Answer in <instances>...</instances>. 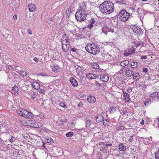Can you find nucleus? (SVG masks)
Listing matches in <instances>:
<instances>
[{
  "label": "nucleus",
  "instance_id": "39448f33",
  "mask_svg": "<svg viewBox=\"0 0 159 159\" xmlns=\"http://www.w3.org/2000/svg\"><path fill=\"white\" fill-rule=\"evenodd\" d=\"M76 27L77 26L73 22L69 23L67 25L68 29L72 34L75 32V29Z\"/></svg>",
  "mask_w": 159,
  "mask_h": 159
},
{
  "label": "nucleus",
  "instance_id": "4468645a",
  "mask_svg": "<svg viewBox=\"0 0 159 159\" xmlns=\"http://www.w3.org/2000/svg\"><path fill=\"white\" fill-rule=\"evenodd\" d=\"M100 79L103 82H107L109 80V77L105 74H102L100 75Z\"/></svg>",
  "mask_w": 159,
  "mask_h": 159
},
{
  "label": "nucleus",
  "instance_id": "412c9836",
  "mask_svg": "<svg viewBox=\"0 0 159 159\" xmlns=\"http://www.w3.org/2000/svg\"><path fill=\"white\" fill-rule=\"evenodd\" d=\"M87 100L89 102L93 103L96 102V99L94 96H90L88 98Z\"/></svg>",
  "mask_w": 159,
  "mask_h": 159
},
{
  "label": "nucleus",
  "instance_id": "8fccbe9b",
  "mask_svg": "<svg viewBox=\"0 0 159 159\" xmlns=\"http://www.w3.org/2000/svg\"><path fill=\"white\" fill-rule=\"evenodd\" d=\"M148 69L147 68H145L143 69V71L145 73H146L148 72Z\"/></svg>",
  "mask_w": 159,
  "mask_h": 159
},
{
  "label": "nucleus",
  "instance_id": "603ef678",
  "mask_svg": "<svg viewBox=\"0 0 159 159\" xmlns=\"http://www.w3.org/2000/svg\"><path fill=\"white\" fill-rule=\"evenodd\" d=\"M124 72V70L122 68L120 70H119V71L118 72L120 74H122Z\"/></svg>",
  "mask_w": 159,
  "mask_h": 159
},
{
  "label": "nucleus",
  "instance_id": "5701e85b",
  "mask_svg": "<svg viewBox=\"0 0 159 159\" xmlns=\"http://www.w3.org/2000/svg\"><path fill=\"white\" fill-rule=\"evenodd\" d=\"M29 8L30 11L34 12L35 11L36 7L34 4H30L29 5Z\"/></svg>",
  "mask_w": 159,
  "mask_h": 159
},
{
  "label": "nucleus",
  "instance_id": "9d476101",
  "mask_svg": "<svg viewBox=\"0 0 159 159\" xmlns=\"http://www.w3.org/2000/svg\"><path fill=\"white\" fill-rule=\"evenodd\" d=\"M84 70L83 68L80 66H79L76 69V72L80 78H83V73Z\"/></svg>",
  "mask_w": 159,
  "mask_h": 159
},
{
  "label": "nucleus",
  "instance_id": "bb28decb",
  "mask_svg": "<svg viewBox=\"0 0 159 159\" xmlns=\"http://www.w3.org/2000/svg\"><path fill=\"white\" fill-rule=\"evenodd\" d=\"M133 9H134L133 11H134V12H136L138 13L139 15L140 16L141 15V13L143 12V11L142 10V9L140 8H138L135 10L134 8Z\"/></svg>",
  "mask_w": 159,
  "mask_h": 159
},
{
  "label": "nucleus",
  "instance_id": "6ab92c4d",
  "mask_svg": "<svg viewBox=\"0 0 159 159\" xmlns=\"http://www.w3.org/2000/svg\"><path fill=\"white\" fill-rule=\"evenodd\" d=\"M11 92L12 94H18L19 92V89L18 87L16 85L14 86L12 88Z\"/></svg>",
  "mask_w": 159,
  "mask_h": 159
},
{
  "label": "nucleus",
  "instance_id": "423d86ee",
  "mask_svg": "<svg viewBox=\"0 0 159 159\" xmlns=\"http://www.w3.org/2000/svg\"><path fill=\"white\" fill-rule=\"evenodd\" d=\"M79 8L78 9L79 10L78 11L87 13L86 5L84 2L80 3L79 4Z\"/></svg>",
  "mask_w": 159,
  "mask_h": 159
},
{
  "label": "nucleus",
  "instance_id": "4d7b16f0",
  "mask_svg": "<svg viewBox=\"0 0 159 159\" xmlns=\"http://www.w3.org/2000/svg\"><path fill=\"white\" fill-rule=\"evenodd\" d=\"M147 58V57L146 56H141V59H146Z\"/></svg>",
  "mask_w": 159,
  "mask_h": 159
},
{
  "label": "nucleus",
  "instance_id": "680f3d73",
  "mask_svg": "<svg viewBox=\"0 0 159 159\" xmlns=\"http://www.w3.org/2000/svg\"><path fill=\"white\" fill-rule=\"evenodd\" d=\"M62 123H63V121H59V124H62Z\"/></svg>",
  "mask_w": 159,
  "mask_h": 159
},
{
  "label": "nucleus",
  "instance_id": "2eb2a0df",
  "mask_svg": "<svg viewBox=\"0 0 159 159\" xmlns=\"http://www.w3.org/2000/svg\"><path fill=\"white\" fill-rule=\"evenodd\" d=\"M95 118L96 121L98 123H99L100 122H102L103 119V116L100 114L96 116L95 117Z\"/></svg>",
  "mask_w": 159,
  "mask_h": 159
},
{
  "label": "nucleus",
  "instance_id": "c756f323",
  "mask_svg": "<svg viewBox=\"0 0 159 159\" xmlns=\"http://www.w3.org/2000/svg\"><path fill=\"white\" fill-rule=\"evenodd\" d=\"M158 94L157 92L156 91L154 92H151L149 94V96L150 97L155 98L157 96Z\"/></svg>",
  "mask_w": 159,
  "mask_h": 159
},
{
  "label": "nucleus",
  "instance_id": "3c124183",
  "mask_svg": "<svg viewBox=\"0 0 159 159\" xmlns=\"http://www.w3.org/2000/svg\"><path fill=\"white\" fill-rule=\"evenodd\" d=\"M77 49L75 48H73L71 49V51L74 52H77Z\"/></svg>",
  "mask_w": 159,
  "mask_h": 159
},
{
  "label": "nucleus",
  "instance_id": "9b49d317",
  "mask_svg": "<svg viewBox=\"0 0 159 159\" xmlns=\"http://www.w3.org/2000/svg\"><path fill=\"white\" fill-rule=\"evenodd\" d=\"M61 40L62 44H65L66 43H69V38H68L66 34H64L62 37Z\"/></svg>",
  "mask_w": 159,
  "mask_h": 159
},
{
  "label": "nucleus",
  "instance_id": "f257e3e1",
  "mask_svg": "<svg viewBox=\"0 0 159 159\" xmlns=\"http://www.w3.org/2000/svg\"><path fill=\"white\" fill-rule=\"evenodd\" d=\"M99 8L102 13L108 15L114 11L115 7L114 4L111 2L106 1L100 5Z\"/></svg>",
  "mask_w": 159,
  "mask_h": 159
},
{
  "label": "nucleus",
  "instance_id": "f8f14e48",
  "mask_svg": "<svg viewBox=\"0 0 159 159\" xmlns=\"http://www.w3.org/2000/svg\"><path fill=\"white\" fill-rule=\"evenodd\" d=\"M122 91L123 94V96L124 97V99L125 101L126 102H128L130 100L129 94L123 90Z\"/></svg>",
  "mask_w": 159,
  "mask_h": 159
},
{
  "label": "nucleus",
  "instance_id": "c85d7f7f",
  "mask_svg": "<svg viewBox=\"0 0 159 159\" xmlns=\"http://www.w3.org/2000/svg\"><path fill=\"white\" fill-rule=\"evenodd\" d=\"M33 116V115L31 112L27 111V115L25 116V118H28L29 119H31Z\"/></svg>",
  "mask_w": 159,
  "mask_h": 159
},
{
  "label": "nucleus",
  "instance_id": "aec40b11",
  "mask_svg": "<svg viewBox=\"0 0 159 159\" xmlns=\"http://www.w3.org/2000/svg\"><path fill=\"white\" fill-rule=\"evenodd\" d=\"M86 77L87 78L91 80L96 78L97 77V76L93 74L88 73L86 74Z\"/></svg>",
  "mask_w": 159,
  "mask_h": 159
},
{
  "label": "nucleus",
  "instance_id": "c9c22d12",
  "mask_svg": "<svg viewBox=\"0 0 159 159\" xmlns=\"http://www.w3.org/2000/svg\"><path fill=\"white\" fill-rule=\"evenodd\" d=\"M102 121L103 125L105 126H107L109 122V120L107 119H105L104 120H103Z\"/></svg>",
  "mask_w": 159,
  "mask_h": 159
},
{
  "label": "nucleus",
  "instance_id": "7ed1b4c3",
  "mask_svg": "<svg viewBox=\"0 0 159 159\" xmlns=\"http://www.w3.org/2000/svg\"><path fill=\"white\" fill-rule=\"evenodd\" d=\"M130 16V14L126 11L125 9L121 10L118 15V17L120 20L123 22L127 20Z\"/></svg>",
  "mask_w": 159,
  "mask_h": 159
},
{
  "label": "nucleus",
  "instance_id": "f03ea898",
  "mask_svg": "<svg viewBox=\"0 0 159 159\" xmlns=\"http://www.w3.org/2000/svg\"><path fill=\"white\" fill-rule=\"evenodd\" d=\"M85 49L88 52L94 55L97 54L100 51L98 45L93 43L87 44Z\"/></svg>",
  "mask_w": 159,
  "mask_h": 159
},
{
  "label": "nucleus",
  "instance_id": "393cba45",
  "mask_svg": "<svg viewBox=\"0 0 159 159\" xmlns=\"http://www.w3.org/2000/svg\"><path fill=\"white\" fill-rule=\"evenodd\" d=\"M129 64V61L127 60H125L121 62L120 65L121 66L124 67L127 66Z\"/></svg>",
  "mask_w": 159,
  "mask_h": 159
},
{
  "label": "nucleus",
  "instance_id": "7c9ffc66",
  "mask_svg": "<svg viewBox=\"0 0 159 159\" xmlns=\"http://www.w3.org/2000/svg\"><path fill=\"white\" fill-rule=\"evenodd\" d=\"M119 149L120 151H123L126 148L124 145L121 143L119 144Z\"/></svg>",
  "mask_w": 159,
  "mask_h": 159
},
{
  "label": "nucleus",
  "instance_id": "e2e57ef3",
  "mask_svg": "<svg viewBox=\"0 0 159 159\" xmlns=\"http://www.w3.org/2000/svg\"><path fill=\"white\" fill-rule=\"evenodd\" d=\"M157 159H159V156H155Z\"/></svg>",
  "mask_w": 159,
  "mask_h": 159
},
{
  "label": "nucleus",
  "instance_id": "774afa93",
  "mask_svg": "<svg viewBox=\"0 0 159 159\" xmlns=\"http://www.w3.org/2000/svg\"><path fill=\"white\" fill-rule=\"evenodd\" d=\"M42 146L44 148L45 147L44 144H43Z\"/></svg>",
  "mask_w": 159,
  "mask_h": 159
},
{
  "label": "nucleus",
  "instance_id": "a18cd8bd",
  "mask_svg": "<svg viewBox=\"0 0 159 159\" xmlns=\"http://www.w3.org/2000/svg\"><path fill=\"white\" fill-rule=\"evenodd\" d=\"M126 91L127 92L130 93L132 91V88L130 87L128 88L127 89Z\"/></svg>",
  "mask_w": 159,
  "mask_h": 159
},
{
  "label": "nucleus",
  "instance_id": "09e8293b",
  "mask_svg": "<svg viewBox=\"0 0 159 159\" xmlns=\"http://www.w3.org/2000/svg\"><path fill=\"white\" fill-rule=\"evenodd\" d=\"M33 60L36 62H38L39 61V59L37 57H35L33 58Z\"/></svg>",
  "mask_w": 159,
  "mask_h": 159
},
{
  "label": "nucleus",
  "instance_id": "de8ad7c7",
  "mask_svg": "<svg viewBox=\"0 0 159 159\" xmlns=\"http://www.w3.org/2000/svg\"><path fill=\"white\" fill-rule=\"evenodd\" d=\"M39 93H44V91L43 89H40L39 90Z\"/></svg>",
  "mask_w": 159,
  "mask_h": 159
},
{
  "label": "nucleus",
  "instance_id": "37998d69",
  "mask_svg": "<svg viewBox=\"0 0 159 159\" xmlns=\"http://www.w3.org/2000/svg\"><path fill=\"white\" fill-rule=\"evenodd\" d=\"M124 127L122 126H120L118 129V130L119 131L120 130H124Z\"/></svg>",
  "mask_w": 159,
  "mask_h": 159
},
{
  "label": "nucleus",
  "instance_id": "b1692460",
  "mask_svg": "<svg viewBox=\"0 0 159 159\" xmlns=\"http://www.w3.org/2000/svg\"><path fill=\"white\" fill-rule=\"evenodd\" d=\"M126 76L128 77H131L132 76H133L134 74V72L133 71L130 70H128L126 72Z\"/></svg>",
  "mask_w": 159,
  "mask_h": 159
},
{
  "label": "nucleus",
  "instance_id": "f704fd0d",
  "mask_svg": "<svg viewBox=\"0 0 159 159\" xmlns=\"http://www.w3.org/2000/svg\"><path fill=\"white\" fill-rule=\"evenodd\" d=\"M51 67V69L54 72H55L58 69V67L57 65L52 66Z\"/></svg>",
  "mask_w": 159,
  "mask_h": 159
},
{
  "label": "nucleus",
  "instance_id": "6e6552de",
  "mask_svg": "<svg viewBox=\"0 0 159 159\" xmlns=\"http://www.w3.org/2000/svg\"><path fill=\"white\" fill-rule=\"evenodd\" d=\"M132 30L138 35H139L143 34L142 30L139 27L134 26L132 28Z\"/></svg>",
  "mask_w": 159,
  "mask_h": 159
},
{
  "label": "nucleus",
  "instance_id": "a211bd4d",
  "mask_svg": "<svg viewBox=\"0 0 159 159\" xmlns=\"http://www.w3.org/2000/svg\"><path fill=\"white\" fill-rule=\"evenodd\" d=\"M29 94L32 99L35 100H36L37 99V94L32 91H30L29 92Z\"/></svg>",
  "mask_w": 159,
  "mask_h": 159
},
{
  "label": "nucleus",
  "instance_id": "79ce46f5",
  "mask_svg": "<svg viewBox=\"0 0 159 159\" xmlns=\"http://www.w3.org/2000/svg\"><path fill=\"white\" fill-rule=\"evenodd\" d=\"M53 142V140L51 139H47V142L49 143H52Z\"/></svg>",
  "mask_w": 159,
  "mask_h": 159
},
{
  "label": "nucleus",
  "instance_id": "58836bf2",
  "mask_svg": "<svg viewBox=\"0 0 159 159\" xmlns=\"http://www.w3.org/2000/svg\"><path fill=\"white\" fill-rule=\"evenodd\" d=\"M151 102V99L149 98H148L145 100V102H144V104L145 105H147L148 103L149 104H150Z\"/></svg>",
  "mask_w": 159,
  "mask_h": 159
},
{
  "label": "nucleus",
  "instance_id": "72a5a7b5",
  "mask_svg": "<svg viewBox=\"0 0 159 159\" xmlns=\"http://www.w3.org/2000/svg\"><path fill=\"white\" fill-rule=\"evenodd\" d=\"M20 74L23 76H26L29 74V72L27 71H25L23 70H21L20 71Z\"/></svg>",
  "mask_w": 159,
  "mask_h": 159
},
{
  "label": "nucleus",
  "instance_id": "1a4fd4ad",
  "mask_svg": "<svg viewBox=\"0 0 159 159\" xmlns=\"http://www.w3.org/2000/svg\"><path fill=\"white\" fill-rule=\"evenodd\" d=\"M16 113L19 116L25 118L27 115V111L23 109H20L16 111Z\"/></svg>",
  "mask_w": 159,
  "mask_h": 159
},
{
  "label": "nucleus",
  "instance_id": "864d4df0",
  "mask_svg": "<svg viewBox=\"0 0 159 159\" xmlns=\"http://www.w3.org/2000/svg\"><path fill=\"white\" fill-rule=\"evenodd\" d=\"M39 117H40V118L41 119H43L45 118L44 115L43 114L40 115Z\"/></svg>",
  "mask_w": 159,
  "mask_h": 159
},
{
  "label": "nucleus",
  "instance_id": "ea45409f",
  "mask_svg": "<svg viewBox=\"0 0 159 159\" xmlns=\"http://www.w3.org/2000/svg\"><path fill=\"white\" fill-rule=\"evenodd\" d=\"M16 138L14 137H11V138L9 140L10 142L11 143L13 142L16 140Z\"/></svg>",
  "mask_w": 159,
  "mask_h": 159
},
{
  "label": "nucleus",
  "instance_id": "338daca9",
  "mask_svg": "<svg viewBox=\"0 0 159 159\" xmlns=\"http://www.w3.org/2000/svg\"><path fill=\"white\" fill-rule=\"evenodd\" d=\"M157 100L159 101V96L157 97Z\"/></svg>",
  "mask_w": 159,
  "mask_h": 159
},
{
  "label": "nucleus",
  "instance_id": "a878e982",
  "mask_svg": "<svg viewBox=\"0 0 159 159\" xmlns=\"http://www.w3.org/2000/svg\"><path fill=\"white\" fill-rule=\"evenodd\" d=\"M137 64V63L135 61L131 62L129 63L130 67L133 68H136L138 66Z\"/></svg>",
  "mask_w": 159,
  "mask_h": 159
},
{
  "label": "nucleus",
  "instance_id": "5fc2aeb1",
  "mask_svg": "<svg viewBox=\"0 0 159 159\" xmlns=\"http://www.w3.org/2000/svg\"><path fill=\"white\" fill-rule=\"evenodd\" d=\"M133 135L131 136L130 137L129 139V142H131L133 137Z\"/></svg>",
  "mask_w": 159,
  "mask_h": 159
},
{
  "label": "nucleus",
  "instance_id": "49530a36",
  "mask_svg": "<svg viewBox=\"0 0 159 159\" xmlns=\"http://www.w3.org/2000/svg\"><path fill=\"white\" fill-rule=\"evenodd\" d=\"M128 50L129 51V52L130 53V55L133 54L135 51V49H133V50L131 49H129Z\"/></svg>",
  "mask_w": 159,
  "mask_h": 159
},
{
  "label": "nucleus",
  "instance_id": "052dcab7",
  "mask_svg": "<svg viewBox=\"0 0 159 159\" xmlns=\"http://www.w3.org/2000/svg\"><path fill=\"white\" fill-rule=\"evenodd\" d=\"M144 120H142V122L141 123V125L143 124L144 123Z\"/></svg>",
  "mask_w": 159,
  "mask_h": 159
},
{
  "label": "nucleus",
  "instance_id": "473e14b6",
  "mask_svg": "<svg viewBox=\"0 0 159 159\" xmlns=\"http://www.w3.org/2000/svg\"><path fill=\"white\" fill-rule=\"evenodd\" d=\"M92 68L95 69H98L99 68V65L97 63H93L91 65Z\"/></svg>",
  "mask_w": 159,
  "mask_h": 159
},
{
  "label": "nucleus",
  "instance_id": "ddd939ff",
  "mask_svg": "<svg viewBox=\"0 0 159 159\" xmlns=\"http://www.w3.org/2000/svg\"><path fill=\"white\" fill-rule=\"evenodd\" d=\"M95 25L96 22L94 19L92 18L90 20L89 24L88 25L87 27L91 29L95 26Z\"/></svg>",
  "mask_w": 159,
  "mask_h": 159
},
{
  "label": "nucleus",
  "instance_id": "c03bdc74",
  "mask_svg": "<svg viewBox=\"0 0 159 159\" xmlns=\"http://www.w3.org/2000/svg\"><path fill=\"white\" fill-rule=\"evenodd\" d=\"M7 69L8 70H12L13 67L11 66L8 65L7 66Z\"/></svg>",
  "mask_w": 159,
  "mask_h": 159
},
{
  "label": "nucleus",
  "instance_id": "cd10ccee",
  "mask_svg": "<svg viewBox=\"0 0 159 159\" xmlns=\"http://www.w3.org/2000/svg\"><path fill=\"white\" fill-rule=\"evenodd\" d=\"M140 78V75L139 74L135 73L134 75L133 76V79L137 81Z\"/></svg>",
  "mask_w": 159,
  "mask_h": 159
},
{
  "label": "nucleus",
  "instance_id": "13d9d810",
  "mask_svg": "<svg viewBox=\"0 0 159 159\" xmlns=\"http://www.w3.org/2000/svg\"><path fill=\"white\" fill-rule=\"evenodd\" d=\"M13 18L14 20H16L17 19V16L16 15H15L13 16Z\"/></svg>",
  "mask_w": 159,
  "mask_h": 159
},
{
  "label": "nucleus",
  "instance_id": "bf43d9fd",
  "mask_svg": "<svg viewBox=\"0 0 159 159\" xmlns=\"http://www.w3.org/2000/svg\"><path fill=\"white\" fill-rule=\"evenodd\" d=\"M106 146H111L112 145H111V143H110V144H106Z\"/></svg>",
  "mask_w": 159,
  "mask_h": 159
},
{
  "label": "nucleus",
  "instance_id": "20e7f679",
  "mask_svg": "<svg viewBox=\"0 0 159 159\" xmlns=\"http://www.w3.org/2000/svg\"><path fill=\"white\" fill-rule=\"evenodd\" d=\"M87 13L78 11L75 13L76 20L79 21H82L86 20Z\"/></svg>",
  "mask_w": 159,
  "mask_h": 159
},
{
  "label": "nucleus",
  "instance_id": "4be33fe9",
  "mask_svg": "<svg viewBox=\"0 0 159 159\" xmlns=\"http://www.w3.org/2000/svg\"><path fill=\"white\" fill-rule=\"evenodd\" d=\"M32 86L36 89H38L40 88V85L37 82H34L32 83Z\"/></svg>",
  "mask_w": 159,
  "mask_h": 159
},
{
  "label": "nucleus",
  "instance_id": "dca6fc26",
  "mask_svg": "<svg viewBox=\"0 0 159 159\" xmlns=\"http://www.w3.org/2000/svg\"><path fill=\"white\" fill-rule=\"evenodd\" d=\"M70 81L71 84L73 87H76L78 86V83L75 79L73 78H70Z\"/></svg>",
  "mask_w": 159,
  "mask_h": 159
},
{
  "label": "nucleus",
  "instance_id": "4c0bfd02",
  "mask_svg": "<svg viewBox=\"0 0 159 159\" xmlns=\"http://www.w3.org/2000/svg\"><path fill=\"white\" fill-rule=\"evenodd\" d=\"M91 125V120H88L86 122V127H89Z\"/></svg>",
  "mask_w": 159,
  "mask_h": 159
},
{
  "label": "nucleus",
  "instance_id": "69168bd1",
  "mask_svg": "<svg viewBox=\"0 0 159 159\" xmlns=\"http://www.w3.org/2000/svg\"><path fill=\"white\" fill-rule=\"evenodd\" d=\"M69 11V8H68L67 9V10H66V12H67L68 11Z\"/></svg>",
  "mask_w": 159,
  "mask_h": 159
},
{
  "label": "nucleus",
  "instance_id": "0e129e2a",
  "mask_svg": "<svg viewBox=\"0 0 159 159\" xmlns=\"http://www.w3.org/2000/svg\"><path fill=\"white\" fill-rule=\"evenodd\" d=\"M41 75H43V76H44V75H45V74L44 73H41Z\"/></svg>",
  "mask_w": 159,
  "mask_h": 159
},
{
  "label": "nucleus",
  "instance_id": "a19ab883",
  "mask_svg": "<svg viewBox=\"0 0 159 159\" xmlns=\"http://www.w3.org/2000/svg\"><path fill=\"white\" fill-rule=\"evenodd\" d=\"M124 55L125 56H128L130 55V53L129 52V51L126 50L124 52Z\"/></svg>",
  "mask_w": 159,
  "mask_h": 159
},
{
  "label": "nucleus",
  "instance_id": "e433bc0d",
  "mask_svg": "<svg viewBox=\"0 0 159 159\" xmlns=\"http://www.w3.org/2000/svg\"><path fill=\"white\" fill-rule=\"evenodd\" d=\"M74 134V133L72 132H70L68 133H67L66 134V136L67 137H70L73 136Z\"/></svg>",
  "mask_w": 159,
  "mask_h": 159
},
{
  "label": "nucleus",
  "instance_id": "0eeeda50",
  "mask_svg": "<svg viewBox=\"0 0 159 159\" xmlns=\"http://www.w3.org/2000/svg\"><path fill=\"white\" fill-rule=\"evenodd\" d=\"M30 126L35 128H37L41 126V124L40 123L37 122L34 120H31L29 121Z\"/></svg>",
  "mask_w": 159,
  "mask_h": 159
},
{
  "label": "nucleus",
  "instance_id": "6e6d98bb",
  "mask_svg": "<svg viewBox=\"0 0 159 159\" xmlns=\"http://www.w3.org/2000/svg\"><path fill=\"white\" fill-rule=\"evenodd\" d=\"M123 69L124 70V71H125L126 72V71H127V70H129L128 69L127 67H124V68H123Z\"/></svg>",
  "mask_w": 159,
  "mask_h": 159
},
{
  "label": "nucleus",
  "instance_id": "f3484780",
  "mask_svg": "<svg viewBox=\"0 0 159 159\" xmlns=\"http://www.w3.org/2000/svg\"><path fill=\"white\" fill-rule=\"evenodd\" d=\"M62 49L65 52H67L69 50L70 47V44L69 43L66 44H62Z\"/></svg>",
  "mask_w": 159,
  "mask_h": 159
},
{
  "label": "nucleus",
  "instance_id": "2f4dec72",
  "mask_svg": "<svg viewBox=\"0 0 159 159\" xmlns=\"http://www.w3.org/2000/svg\"><path fill=\"white\" fill-rule=\"evenodd\" d=\"M116 2L120 5L121 4H126L125 1L124 0H116Z\"/></svg>",
  "mask_w": 159,
  "mask_h": 159
}]
</instances>
